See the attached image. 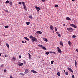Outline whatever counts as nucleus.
I'll use <instances>...</instances> for the list:
<instances>
[{
    "label": "nucleus",
    "instance_id": "f257e3e1",
    "mask_svg": "<svg viewBox=\"0 0 78 78\" xmlns=\"http://www.w3.org/2000/svg\"><path fill=\"white\" fill-rule=\"evenodd\" d=\"M30 39L32 38L31 40L32 42H34V41L37 42V40L36 39V38L34 37H33L32 36H30Z\"/></svg>",
    "mask_w": 78,
    "mask_h": 78
},
{
    "label": "nucleus",
    "instance_id": "f03ea898",
    "mask_svg": "<svg viewBox=\"0 0 78 78\" xmlns=\"http://www.w3.org/2000/svg\"><path fill=\"white\" fill-rule=\"evenodd\" d=\"M25 3L24 2H22V5H23V6L24 7L23 9L25 10V11H27V7L26 6V5H25Z\"/></svg>",
    "mask_w": 78,
    "mask_h": 78
},
{
    "label": "nucleus",
    "instance_id": "7ed1b4c3",
    "mask_svg": "<svg viewBox=\"0 0 78 78\" xmlns=\"http://www.w3.org/2000/svg\"><path fill=\"white\" fill-rule=\"evenodd\" d=\"M57 49L58 50L57 51L58 53H62V51L58 47Z\"/></svg>",
    "mask_w": 78,
    "mask_h": 78
},
{
    "label": "nucleus",
    "instance_id": "20e7f679",
    "mask_svg": "<svg viewBox=\"0 0 78 78\" xmlns=\"http://www.w3.org/2000/svg\"><path fill=\"white\" fill-rule=\"evenodd\" d=\"M35 8L36 9H37V11L38 12L39 11V10H41V9L40 8L37 7V6H35Z\"/></svg>",
    "mask_w": 78,
    "mask_h": 78
},
{
    "label": "nucleus",
    "instance_id": "39448f33",
    "mask_svg": "<svg viewBox=\"0 0 78 78\" xmlns=\"http://www.w3.org/2000/svg\"><path fill=\"white\" fill-rule=\"evenodd\" d=\"M29 69H26L25 70V71L24 72V73L26 74V73H28V72H29Z\"/></svg>",
    "mask_w": 78,
    "mask_h": 78
},
{
    "label": "nucleus",
    "instance_id": "423d86ee",
    "mask_svg": "<svg viewBox=\"0 0 78 78\" xmlns=\"http://www.w3.org/2000/svg\"><path fill=\"white\" fill-rule=\"evenodd\" d=\"M67 30L68 31H73V29H72V27L68 28H67Z\"/></svg>",
    "mask_w": 78,
    "mask_h": 78
},
{
    "label": "nucleus",
    "instance_id": "0eeeda50",
    "mask_svg": "<svg viewBox=\"0 0 78 78\" xmlns=\"http://www.w3.org/2000/svg\"><path fill=\"white\" fill-rule=\"evenodd\" d=\"M67 69L69 70V71H70V72H71L72 73H73V71L72 69L69 67L67 68Z\"/></svg>",
    "mask_w": 78,
    "mask_h": 78
},
{
    "label": "nucleus",
    "instance_id": "6e6552de",
    "mask_svg": "<svg viewBox=\"0 0 78 78\" xmlns=\"http://www.w3.org/2000/svg\"><path fill=\"white\" fill-rule=\"evenodd\" d=\"M18 65L19 66H22L23 65V63L20 62L18 63Z\"/></svg>",
    "mask_w": 78,
    "mask_h": 78
},
{
    "label": "nucleus",
    "instance_id": "1a4fd4ad",
    "mask_svg": "<svg viewBox=\"0 0 78 78\" xmlns=\"http://www.w3.org/2000/svg\"><path fill=\"white\" fill-rule=\"evenodd\" d=\"M31 72L34 73H37V72L34 70H31Z\"/></svg>",
    "mask_w": 78,
    "mask_h": 78
},
{
    "label": "nucleus",
    "instance_id": "9d476101",
    "mask_svg": "<svg viewBox=\"0 0 78 78\" xmlns=\"http://www.w3.org/2000/svg\"><path fill=\"white\" fill-rule=\"evenodd\" d=\"M66 20H72L71 19H70V18L69 17H67L66 18Z\"/></svg>",
    "mask_w": 78,
    "mask_h": 78
},
{
    "label": "nucleus",
    "instance_id": "9b49d317",
    "mask_svg": "<svg viewBox=\"0 0 78 78\" xmlns=\"http://www.w3.org/2000/svg\"><path fill=\"white\" fill-rule=\"evenodd\" d=\"M60 44L61 45H62V47H63V42H62V41H61L60 42Z\"/></svg>",
    "mask_w": 78,
    "mask_h": 78
},
{
    "label": "nucleus",
    "instance_id": "f8f14e48",
    "mask_svg": "<svg viewBox=\"0 0 78 78\" xmlns=\"http://www.w3.org/2000/svg\"><path fill=\"white\" fill-rule=\"evenodd\" d=\"M50 29L51 30H53V29H54V28H53V26L51 25L50 26Z\"/></svg>",
    "mask_w": 78,
    "mask_h": 78
},
{
    "label": "nucleus",
    "instance_id": "ddd939ff",
    "mask_svg": "<svg viewBox=\"0 0 78 78\" xmlns=\"http://www.w3.org/2000/svg\"><path fill=\"white\" fill-rule=\"evenodd\" d=\"M68 44H69V46H70L71 45H72V43L70 41H68Z\"/></svg>",
    "mask_w": 78,
    "mask_h": 78
},
{
    "label": "nucleus",
    "instance_id": "4468645a",
    "mask_svg": "<svg viewBox=\"0 0 78 78\" xmlns=\"http://www.w3.org/2000/svg\"><path fill=\"white\" fill-rule=\"evenodd\" d=\"M43 39L44 40V41H45V42L48 41V40H47L46 38H43Z\"/></svg>",
    "mask_w": 78,
    "mask_h": 78
},
{
    "label": "nucleus",
    "instance_id": "2eb2a0df",
    "mask_svg": "<svg viewBox=\"0 0 78 78\" xmlns=\"http://www.w3.org/2000/svg\"><path fill=\"white\" fill-rule=\"evenodd\" d=\"M37 34H42V33L41 31H37Z\"/></svg>",
    "mask_w": 78,
    "mask_h": 78
},
{
    "label": "nucleus",
    "instance_id": "dca6fc26",
    "mask_svg": "<svg viewBox=\"0 0 78 78\" xmlns=\"http://www.w3.org/2000/svg\"><path fill=\"white\" fill-rule=\"evenodd\" d=\"M24 38L27 40V41H29V39L27 37H24Z\"/></svg>",
    "mask_w": 78,
    "mask_h": 78
},
{
    "label": "nucleus",
    "instance_id": "f3484780",
    "mask_svg": "<svg viewBox=\"0 0 78 78\" xmlns=\"http://www.w3.org/2000/svg\"><path fill=\"white\" fill-rule=\"evenodd\" d=\"M30 23V22H27L26 23V24L27 25H29V24Z\"/></svg>",
    "mask_w": 78,
    "mask_h": 78
},
{
    "label": "nucleus",
    "instance_id": "a211bd4d",
    "mask_svg": "<svg viewBox=\"0 0 78 78\" xmlns=\"http://www.w3.org/2000/svg\"><path fill=\"white\" fill-rule=\"evenodd\" d=\"M42 48L43 49V50H47V49L46 48H45L44 46H43L42 47Z\"/></svg>",
    "mask_w": 78,
    "mask_h": 78
},
{
    "label": "nucleus",
    "instance_id": "6ab92c4d",
    "mask_svg": "<svg viewBox=\"0 0 78 78\" xmlns=\"http://www.w3.org/2000/svg\"><path fill=\"white\" fill-rule=\"evenodd\" d=\"M29 17L30 19H33V16H29Z\"/></svg>",
    "mask_w": 78,
    "mask_h": 78
},
{
    "label": "nucleus",
    "instance_id": "aec40b11",
    "mask_svg": "<svg viewBox=\"0 0 78 78\" xmlns=\"http://www.w3.org/2000/svg\"><path fill=\"white\" fill-rule=\"evenodd\" d=\"M38 46L39 47H40L41 48H42V45L41 44H38Z\"/></svg>",
    "mask_w": 78,
    "mask_h": 78
},
{
    "label": "nucleus",
    "instance_id": "412c9836",
    "mask_svg": "<svg viewBox=\"0 0 78 78\" xmlns=\"http://www.w3.org/2000/svg\"><path fill=\"white\" fill-rule=\"evenodd\" d=\"M57 75H58V76H60V75H61V73L59 72H58L57 73Z\"/></svg>",
    "mask_w": 78,
    "mask_h": 78
},
{
    "label": "nucleus",
    "instance_id": "4be33fe9",
    "mask_svg": "<svg viewBox=\"0 0 78 78\" xmlns=\"http://www.w3.org/2000/svg\"><path fill=\"white\" fill-rule=\"evenodd\" d=\"M28 55H29V59H31V55L29 53H28Z\"/></svg>",
    "mask_w": 78,
    "mask_h": 78
},
{
    "label": "nucleus",
    "instance_id": "5701e85b",
    "mask_svg": "<svg viewBox=\"0 0 78 78\" xmlns=\"http://www.w3.org/2000/svg\"><path fill=\"white\" fill-rule=\"evenodd\" d=\"M9 3V2L8 0H7L5 2V3Z\"/></svg>",
    "mask_w": 78,
    "mask_h": 78
},
{
    "label": "nucleus",
    "instance_id": "b1692460",
    "mask_svg": "<svg viewBox=\"0 0 78 78\" xmlns=\"http://www.w3.org/2000/svg\"><path fill=\"white\" fill-rule=\"evenodd\" d=\"M65 74L66 75H68L69 74V73H68V72H66L65 73Z\"/></svg>",
    "mask_w": 78,
    "mask_h": 78
},
{
    "label": "nucleus",
    "instance_id": "393cba45",
    "mask_svg": "<svg viewBox=\"0 0 78 78\" xmlns=\"http://www.w3.org/2000/svg\"><path fill=\"white\" fill-rule=\"evenodd\" d=\"M5 28H9V26H5Z\"/></svg>",
    "mask_w": 78,
    "mask_h": 78
},
{
    "label": "nucleus",
    "instance_id": "a878e982",
    "mask_svg": "<svg viewBox=\"0 0 78 78\" xmlns=\"http://www.w3.org/2000/svg\"><path fill=\"white\" fill-rule=\"evenodd\" d=\"M6 46L7 47H8V48H9V44H6Z\"/></svg>",
    "mask_w": 78,
    "mask_h": 78
},
{
    "label": "nucleus",
    "instance_id": "bb28decb",
    "mask_svg": "<svg viewBox=\"0 0 78 78\" xmlns=\"http://www.w3.org/2000/svg\"><path fill=\"white\" fill-rule=\"evenodd\" d=\"M73 37L74 38H75V37H76V35H73Z\"/></svg>",
    "mask_w": 78,
    "mask_h": 78
},
{
    "label": "nucleus",
    "instance_id": "cd10ccee",
    "mask_svg": "<svg viewBox=\"0 0 78 78\" xmlns=\"http://www.w3.org/2000/svg\"><path fill=\"white\" fill-rule=\"evenodd\" d=\"M9 3L10 5H12V2H9Z\"/></svg>",
    "mask_w": 78,
    "mask_h": 78
},
{
    "label": "nucleus",
    "instance_id": "c85d7f7f",
    "mask_svg": "<svg viewBox=\"0 0 78 78\" xmlns=\"http://www.w3.org/2000/svg\"><path fill=\"white\" fill-rule=\"evenodd\" d=\"M55 7L56 8H58V7H59V6H58V5H55Z\"/></svg>",
    "mask_w": 78,
    "mask_h": 78
},
{
    "label": "nucleus",
    "instance_id": "c756f323",
    "mask_svg": "<svg viewBox=\"0 0 78 78\" xmlns=\"http://www.w3.org/2000/svg\"><path fill=\"white\" fill-rule=\"evenodd\" d=\"M73 27L74 28H77V27H76V26H75V25H74Z\"/></svg>",
    "mask_w": 78,
    "mask_h": 78
},
{
    "label": "nucleus",
    "instance_id": "7c9ffc66",
    "mask_svg": "<svg viewBox=\"0 0 78 78\" xmlns=\"http://www.w3.org/2000/svg\"><path fill=\"white\" fill-rule=\"evenodd\" d=\"M73 27L74 28H77V27H76V26H75V25H74Z\"/></svg>",
    "mask_w": 78,
    "mask_h": 78
},
{
    "label": "nucleus",
    "instance_id": "2f4dec72",
    "mask_svg": "<svg viewBox=\"0 0 78 78\" xmlns=\"http://www.w3.org/2000/svg\"><path fill=\"white\" fill-rule=\"evenodd\" d=\"M75 66H76V64H77V62H76V60L75 61Z\"/></svg>",
    "mask_w": 78,
    "mask_h": 78
},
{
    "label": "nucleus",
    "instance_id": "473e14b6",
    "mask_svg": "<svg viewBox=\"0 0 78 78\" xmlns=\"http://www.w3.org/2000/svg\"><path fill=\"white\" fill-rule=\"evenodd\" d=\"M20 75H23V76L25 75L23 73H20Z\"/></svg>",
    "mask_w": 78,
    "mask_h": 78
},
{
    "label": "nucleus",
    "instance_id": "72a5a7b5",
    "mask_svg": "<svg viewBox=\"0 0 78 78\" xmlns=\"http://www.w3.org/2000/svg\"><path fill=\"white\" fill-rule=\"evenodd\" d=\"M46 55H48L49 54V52H46L45 53Z\"/></svg>",
    "mask_w": 78,
    "mask_h": 78
},
{
    "label": "nucleus",
    "instance_id": "f704fd0d",
    "mask_svg": "<svg viewBox=\"0 0 78 78\" xmlns=\"http://www.w3.org/2000/svg\"><path fill=\"white\" fill-rule=\"evenodd\" d=\"M18 4H19V5H22V2H18Z\"/></svg>",
    "mask_w": 78,
    "mask_h": 78
},
{
    "label": "nucleus",
    "instance_id": "c9c22d12",
    "mask_svg": "<svg viewBox=\"0 0 78 78\" xmlns=\"http://www.w3.org/2000/svg\"><path fill=\"white\" fill-rule=\"evenodd\" d=\"M55 30L56 31H57V28L56 27H55Z\"/></svg>",
    "mask_w": 78,
    "mask_h": 78
},
{
    "label": "nucleus",
    "instance_id": "e433bc0d",
    "mask_svg": "<svg viewBox=\"0 0 78 78\" xmlns=\"http://www.w3.org/2000/svg\"><path fill=\"white\" fill-rule=\"evenodd\" d=\"M4 11L6 12H8V10H5Z\"/></svg>",
    "mask_w": 78,
    "mask_h": 78
},
{
    "label": "nucleus",
    "instance_id": "4c0bfd02",
    "mask_svg": "<svg viewBox=\"0 0 78 78\" xmlns=\"http://www.w3.org/2000/svg\"><path fill=\"white\" fill-rule=\"evenodd\" d=\"M54 62V61H52L51 62V64H53V62Z\"/></svg>",
    "mask_w": 78,
    "mask_h": 78
},
{
    "label": "nucleus",
    "instance_id": "58836bf2",
    "mask_svg": "<svg viewBox=\"0 0 78 78\" xmlns=\"http://www.w3.org/2000/svg\"><path fill=\"white\" fill-rule=\"evenodd\" d=\"M74 26V24H70V26H71V27H73Z\"/></svg>",
    "mask_w": 78,
    "mask_h": 78
},
{
    "label": "nucleus",
    "instance_id": "ea45409f",
    "mask_svg": "<svg viewBox=\"0 0 78 78\" xmlns=\"http://www.w3.org/2000/svg\"><path fill=\"white\" fill-rule=\"evenodd\" d=\"M72 78H75V76H74V75H72Z\"/></svg>",
    "mask_w": 78,
    "mask_h": 78
},
{
    "label": "nucleus",
    "instance_id": "a19ab883",
    "mask_svg": "<svg viewBox=\"0 0 78 78\" xmlns=\"http://www.w3.org/2000/svg\"><path fill=\"white\" fill-rule=\"evenodd\" d=\"M12 59H13V60H16V58H14V57H13V58H12Z\"/></svg>",
    "mask_w": 78,
    "mask_h": 78
},
{
    "label": "nucleus",
    "instance_id": "79ce46f5",
    "mask_svg": "<svg viewBox=\"0 0 78 78\" xmlns=\"http://www.w3.org/2000/svg\"><path fill=\"white\" fill-rule=\"evenodd\" d=\"M58 36L59 37H61V35H60V34H58Z\"/></svg>",
    "mask_w": 78,
    "mask_h": 78
},
{
    "label": "nucleus",
    "instance_id": "37998d69",
    "mask_svg": "<svg viewBox=\"0 0 78 78\" xmlns=\"http://www.w3.org/2000/svg\"><path fill=\"white\" fill-rule=\"evenodd\" d=\"M22 43H23V44H24V43H25V42H24V41H22Z\"/></svg>",
    "mask_w": 78,
    "mask_h": 78
},
{
    "label": "nucleus",
    "instance_id": "c03bdc74",
    "mask_svg": "<svg viewBox=\"0 0 78 78\" xmlns=\"http://www.w3.org/2000/svg\"><path fill=\"white\" fill-rule=\"evenodd\" d=\"M19 57L20 58H22V56H21V55H20V56H19Z\"/></svg>",
    "mask_w": 78,
    "mask_h": 78
},
{
    "label": "nucleus",
    "instance_id": "a18cd8bd",
    "mask_svg": "<svg viewBox=\"0 0 78 78\" xmlns=\"http://www.w3.org/2000/svg\"><path fill=\"white\" fill-rule=\"evenodd\" d=\"M3 64H2V65H1V67H3Z\"/></svg>",
    "mask_w": 78,
    "mask_h": 78
},
{
    "label": "nucleus",
    "instance_id": "49530a36",
    "mask_svg": "<svg viewBox=\"0 0 78 78\" xmlns=\"http://www.w3.org/2000/svg\"><path fill=\"white\" fill-rule=\"evenodd\" d=\"M43 2H45V0H41Z\"/></svg>",
    "mask_w": 78,
    "mask_h": 78
},
{
    "label": "nucleus",
    "instance_id": "de8ad7c7",
    "mask_svg": "<svg viewBox=\"0 0 78 78\" xmlns=\"http://www.w3.org/2000/svg\"><path fill=\"white\" fill-rule=\"evenodd\" d=\"M4 72H6V70L4 69Z\"/></svg>",
    "mask_w": 78,
    "mask_h": 78
},
{
    "label": "nucleus",
    "instance_id": "09e8293b",
    "mask_svg": "<svg viewBox=\"0 0 78 78\" xmlns=\"http://www.w3.org/2000/svg\"><path fill=\"white\" fill-rule=\"evenodd\" d=\"M10 78H13L12 76L11 75L10 77Z\"/></svg>",
    "mask_w": 78,
    "mask_h": 78
},
{
    "label": "nucleus",
    "instance_id": "8fccbe9b",
    "mask_svg": "<svg viewBox=\"0 0 78 78\" xmlns=\"http://www.w3.org/2000/svg\"><path fill=\"white\" fill-rule=\"evenodd\" d=\"M76 51H77V52H78V49H76Z\"/></svg>",
    "mask_w": 78,
    "mask_h": 78
},
{
    "label": "nucleus",
    "instance_id": "3c124183",
    "mask_svg": "<svg viewBox=\"0 0 78 78\" xmlns=\"http://www.w3.org/2000/svg\"><path fill=\"white\" fill-rule=\"evenodd\" d=\"M2 56V53H0V56Z\"/></svg>",
    "mask_w": 78,
    "mask_h": 78
},
{
    "label": "nucleus",
    "instance_id": "603ef678",
    "mask_svg": "<svg viewBox=\"0 0 78 78\" xmlns=\"http://www.w3.org/2000/svg\"><path fill=\"white\" fill-rule=\"evenodd\" d=\"M56 53L55 52H53L52 53H54V54H55Z\"/></svg>",
    "mask_w": 78,
    "mask_h": 78
},
{
    "label": "nucleus",
    "instance_id": "864d4df0",
    "mask_svg": "<svg viewBox=\"0 0 78 78\" xmlns=\"http://www.w3.org/2000/svg\"><path fill=\"white\" fill-rule=\"evenodd\" d=\"M63 71H64V72H66V70H64Z\"/></svg>",
    "mask_w": 78,
    "mask_h": 78
},
{
    "label": "nucleus",
    "instance_id": "5fc2aeb1",
    "mask_svg": "<svg viewBox=\"0 0 78 78\" xmlns=\"http://www.w3.org/2000/svg\"><path fill=\"white\" fill-rule=\"evenodd\" d=\"M5 57H7V55H5Z\"/></svg>",
    "mask_w": 78,
    "mask_h": 78
},
{
    "label": "nucleus",
    "instance_id": "6e6d98bb",
    "mask_svg": "<svg viewBox=\"0 0 78 78\" xmlns=\"http://www.w3.org/2000/svg\"><path fill=\"white\" fill-rule=\"evenodd\" d=\"M63 26H65V24H63Z\"/></svg>",
    "mask_w": 78,
    "mask_h": 78
},
{
    "label": "nucleus",
    "instance_id": "4d7b16f0",
    "mask_svg": "<svg viewBox=\"0 0 78 78\" xmlns=\"http://www.w3.org/2000/svg\"><path fill=\"white\" fill-rule=\"evenodd\" d=\"M56 33H57V34H59V33H58V32H56Z\"/></svg>",
    "mask_w": 78,
    "mask_h": 78
},
{
    "label": "nucleus",
    "instance_id": "13d9d810",
    "mask_svg": "<svg viewBox=\"0 0 78 78\" xmlns=\"http://www.w3.org/2000/svg\"><path fill=\"white\" fill-rule=\"evenodd\" d=\"M72 1H73V2H74V1H75V0H72Z\"/></svg>",
    "mask_w": 78,
    "mask_h": 78
},
{
    "label": "nucleus",
    "instance_id": "bf43d9fd",
    "mask_svg": "<svg viewBox=\"0 0 78 78\" xmlns=\"http://www.w3.org/2000/svg\"><path fill=\"white\" fill-rule=\"evenodd\" d=\"M53 52L52 51H51V53H53Z\"/></svg>",
    "mask_w": 78,
    "mask_h": 78
},
{
    "label": "nucleus",
    "instance_id": "052dcab7",
    "mask_svg": "<svg viewBox=\"0 0 78 78\" xmlns=\"http://www.w3.org/2000/svg\"><path fill=\"white\" fill-rule=\"evenodd\" d=\"M25 43H27V41H25Z\"/></svg>",
    "mask_w": 78,
    "mask_h": 78
},
{
    "label": "nucleus",
    "instance_id": "680f3d73",
    "mask_svg": "<svg viewBox=\"0 0 78 78\" xmlns=\"http://www.w3.org/2000/svg\"><path fill=\"white\" fill-rule=\"evenodd\" d=\"M24 62V63L25 62Z\"/></svg>",
    "mask_w": 78,
    "mask_h": 78
}]
</instances>
